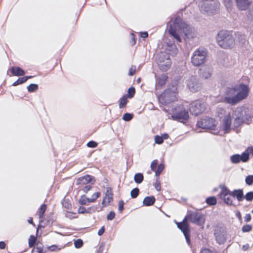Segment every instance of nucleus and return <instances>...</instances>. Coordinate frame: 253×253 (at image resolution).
<instances>
[{
    "instance_id": "8fccbe9b",
    "label": "nucleus",
    "mask_w": 253,
    "mask_h": 253,
    "mask_svg": "<svg viewBox=\"0 0 253 253\" xmlns=\"http://www.w3.org/2000/svg\"><path fill=\"white\" fill-rule=\"evenodd\" d=\"M78 212L79 213H84L88 211L84 207H81L78 209Z\"/></svg>"
},
{
    "instance_id": "5fc2aeb1",
    "label": "nucleus",
    "mask_w": 253,
    "mask_h": 253,
    "mask_svg": "<svg viewBox=\"0 0 253 253\" xmlns=\"http://www.w3.org/2000/svg\"><path fill=\"white\" fill-rule=\"evenodd\" d=\"M200 253H212V252L209 249L205 248L202 249Z\"/></svg>"
},
{
    "instance_id": "603ef678",
    "label": "nucleus",
    "mask_w": 253,
    "mask_h": 253,
    "mask_svg": "<svg viewBox=\"0 0 253 253\" xmlns=\"http://www.w3.org/2000/svg\"><path fill=\"white\" fill-rule=\"evenodd\" d=\"M124 209V202L121 201L119 203V210L122 211Z\"/></svg>"
},
{
    "instance_id": "4d7b16f0",
    "label": "nucleus",
    "mask_w": 253,
    "mask_h": 253,
    "mask_svg": "<svg viewBox=\"0 0 253 253\" xmlns=\"http://www.w3.org/2000/svg\"><path fill=\"white\" fill-rule=\"evenodd\" d=\"M87 146L89 147H95V142L93 141H90L87 144Z\"/></svg>"
},
{
    "instance_id": "c9c22d12",
    "label": "nucleus",
    "mask_w": 253,
    "mask_h": 253,
    "mask_svg": "<svg viewBox=\"0 0 253 253\" xmlns=\"http://www.w3.org/2000/svg\"><path fill=\"white\" fill-rule=\"evenodd\" d=\"M127 103V98L126 96H123L121 98L120 103V108H122L124 107Z\"/></svg>"
},
{
    "instance_id": "4468645a",
    "label": "nucleus",
    "mask_w": 253,
    "mask_h": 253,
    "mask_svg": "<svg viewBox=\"0 0 253 253\" xmlns=\"http://www.w3.org/2000/svg\"><path fill=\"white\" fill-rule=\"evenodd\" d=\"M113 195L112 189L110 187H107L106 188L105 195L102 202V208L108 206L109 203L113 201Z\"/></svg>"
},
{
    "instance_id": "412c9836",
    "label": "nucleus",
    "mask_w": 253,
    "mask_h": 253,
    "mask_svg": "<svg viewBox=\"0 0 253 253\" xmlns=\"http://www.w3.org/2000/svg\"><path fill=\"white\" fill-rule=\"evenodd\" d=\"M12 74L16 76H23L25 74V72L19 67H12L11 69Z\"/></svg>"
},
{
    "instance_id": "052dcab7",
    "label": "nucleus",
    "mask_w": 253,
    "mask_h": 253,
    "mask_svg": "<svg viewBox=\"0 0 253 253\" xmlns=\"http://www.w3.org/2000/svg\"><path fill=\"white\" fill-rule=\"evenodd\" d=\"M5 247V244L3 242H0V249H4Z\"/></svg>"
},
{
    "instance_id": "9b49d317",
    "label": "nucleus",
    "mask_w": 253,
    "mask_h": 253,
    "mask_svg": "<svg viewBox=\"0 0 253 253\" xmlns=\"http://www.w3.org/2000/svg\"><path fill=\"white\" fill-rule=\"evenodd\" d=\"M205 109L204 103L200 100H197L193 102L190 107V112L195 115H198L202 113Z\"/></svg>"
},
{
    "instance_id": "bf43d9fd",
    "label": "nucleus",
    "mask_w": 253,
    "mask_h": 253,
    "mask_svg": "<svg viewBox=\"0 0 253 253\" xmlns=\"http://www.w3.org/2000/svg\"><path fill=\"white\" fill-rule=\"evenodd\" d=\"M249 248V244H246L245 245H243L242 247V250L244 251H246L248 250Z\"/></svg>"
},
{
    "instance_id": "0e129e2a",
    "label": "nucleus",
    "mask_w": 253,
    "mask_h": 253,
    "mask_svg": "<svg viewBox=\"0 0 253 253\" xmlns=\"http://www.w3.org/2000/svg\"><path fill=\"white\" fill-rule=\"evenodd\" d=\"M131 37V39H132V44H134L135 43V39L134 38V35L133 34H131L130 35Z\"/></svg>"
},
{
    "instance_id": "338daca9",
    "label": "nucleus",
    "mask_w": 253,
    "mask_h": 253,
    "mask_svg": "<svg viewBox=\"0 0 253 253\" xmlns=\"http://www.w3.org/2000/svg\"><path fill=\"white\" fill-rule=\"evenodd\" d=\"M37 250L39 253H42V250L40 248H37Z\"/></svg>"
},
{
    "instance_id": "de8ad7c7",
    "label": "nucleus",
    "mask_w": 253,
    "mask_h": 253,
    "mask_svg": "<svg viewBox=\"0 0 253 253\" xmlns=\"http://www.w3.org/2000/svg\"><path fill=\"white\" fill-rule=\"evenodd\" d=\"M128 93L129 95V97L131 98L133 97L135 93V89L133 87H130L128 90Z\"/></svg>"
},
{
    "instance_id": "6e6552de",
    "label": "nucleus",
    "mask_w": 253,
    "mask_h": 253,
    "mask_svg": "<svg viewBox=\"0 0 253 253\" xmlns=\"http://www.w3.org/2000/svg\"><path fill=\"white\" fill-rule=\"evenodd\" d=\"M207 53L205 50L197 49L191 57V62L195 66H199L206 62Z\"/></svg>"
},
{
    "instance_id": "393cba45",
    "label": "nucleus",
    "mask_w": 253,
    "mask_h": 253,
    "mask_svg": "<svg viewBox=\"0 0 253 253\" xmlns=\"http://www.w3.org/2000/svg\"><path fill=\"white\" fill-rule=\"evenodd\" d=\"M95 201V199L91 198L89 199L84 197H82L79 201V203L81 205H86L89 202H93Z\"/></svg>"
},
{
    "instance_id": "13d9d810",
    "label": "nucleus",
    "mask_w": 253,
    "mask_h": 253,
    "mask_svg": "<svg viewBox=\"0 0 253 253\" xmlns=\"http://www.w3.org/2000/svg\"><path fill=\"white\" fill-rule=\"evenodd\" d=\"M91 186L90 185H86L85 186L84 188V192H87V191H88L90 189H91Z\"/></svg>"
},
{
    "instance_id": "b1692460",
    "label": "nucleus",
    "mask_w": 253,
    "mask_h": 253,
    "mask_svg": "<svg viewBox=\"0 0 253 253\" xmlns=\"http://www.w3.org/2000/svg\"><path fill=\"white\" fill-rule=\"evenodd\" d=\"M243 154L241 155L236 154L231 157V161L233 163L237 164L239 163L240 161L243 162Z\"/></svg>"
},
{
    "instance_id": "dca6fc26",
    "label": "nucleus",
    "mask_w": 253,
    "mask_h": 253,
    "mask_svg": "<svg viewBox=\"0 0 253 253\" xmlns=\"http://www.w3.org/2000/svg\"><path fill=\"white\" fill-rule=\"evenodd\" d=\"M236 4L238 8L241 10H245L247 9L250 4V1L249 0H235Z\"/></svg>"
},
{
    "instance_id": "0eeeda50",
    "label": "nucleus",
    "mask_w": 253,
    "mask_h": 253,
    "mask_svg": "<svg viewBox=\"0 0 253 253\" xmlns=\"http://www.w3.org/2000/svg\"><path fill=\"white\" fill-rule=\"evenodd\" d=\"M156 61L160 69L164 71H167L171 65V62L168 53L161 52L157 54Z\"/></svg>"
},
{
    "instance_id": "09e8293b",
    "label": "nucleus",
    "mask_w": 253,
    "mask_h": 253,
    "mask_svg": "<svg viewBox=\"0 0 253 253\" xmlns=\"http://www.w3.org/2000/svg\"><path fill=\"white\" fill-rule=\"evenodd\" d=\"M136 70V67L135 66H131L129 69L128 75L129 76H132L134 74Z\"/></svg>"
},
{
    "instance_id": "c03bdc74",
    "label": "nucleus",
    "mask_w": 253,
    "mask_h": 253,
    "mask_svg": "<svg viewBox=\"0 0 253 253\" xmlns=\"http://www.w3.org/2000/svg\"><path fill=\"white\" fill-rule=\"evenodd\" d=\"M115 216V213L114 211H110L107 216V219L108 220H112Z\"/></svg>"
},
{
    "instance_id": "f704fd0d",
    "label": "nucleus",
    "mask_w": 253,
    "mask_h": 253,
    "mask_svg": "<svg viewBox=\"0 0 253 253\" xmlns=\"http://www.w3.org/2000/svg\"><path fill=\"white\" fill-rule=\"evenodd\" d=\"M164 164H161L159 165L157 169L155 171V174L157 176H159L161 172L164 169Z\"/></svg>"
},
{
    "instance_id": "4be33fe9",
    "label": "nucleus",
    "mask_w": 253,
    "mask_h": 253,
    "mask_svg": "<svg viewBox=\"0 0 253 253\" xmlns=\"http://www.w3.org/2000/svg\"><path fill=\"white\" fill-rule=\"evenodd\" d=\"M155 201V198L153 196L146 197L143 200V204L146 206L152 205Z\"/></svg>"
},
{
    "instance_id": "f257e3e1",
    "label": "nucleus",
    "mask_w": 253,
    "mask_h": 253,
    "mask_svg": "<svg viewBox=\"0 0 253 253\" xmlns=\"http://www.w3.org/2000/svg\"><path fill=\"white\" fill-rule=\"evenodd\" d=\"M249 109L245 106L237 107L234 110L227 112L224 109L219 107L216 109V115L220 119H222L220 130L226 133L230 131L232 121L233 120L232 126L237 127L241 126L245 119L251 118L253 116L249 113Z\"/></svg>"
},
{
    "instance_id": "cd10ccee",
    "label": "nucleus",
    "mask_w": 253,
    "mask_h": 253,
    "mask_svg": "<svg viewBox=\"0 0 253 253\" xmlns=\"http://www.w3.org/2000/svg\"><path fill=\"white\" fill-rule=\"evenodd\" d=\"M231 192L226 187H223L222 188V191L220 193V197L221 199H222L225 196H227Z\"/></svg>"
},
{
    "instance_id": "c756f323",
    "label": "nucleus",
    "mask_w": 253,
    "mask_h": 253,
    "mask_svg": "<svg viewBox=\"0 0 253 253\" xmlns=\"http://www.w3.org/2000/svg\"><path fill=\"white\" fill-rule=\"evenodd\" d=\"M207 203L209 205H214L216 204L217 201L215 197H209L206 200Z\"/></svg>"
},
{
    "instance_id": "473e14b6",
    "label": "nucleus",
    "mask_w": 253,
    "mask_h": 253,
    "mask_svg": "<svg viewBox=\"0 0 253 253\" xmlns=\"http://www.w3.org/2000/svg\"><path fill=\"white\" fill-rule=\"evenodd\" d=\"M244 198L247 201L251 202L253 201V191L249 192L247 193L245 197Z\"/></svg>"
},
{
    "instance_id": "1a4fd4ad",
    "label": "nucleus",
    "mask_w": 253,
    "mask_h": 253,
    "mask_svg": "<svg viewBox=\"0 0 253 253\" xmlns=\"http://www.w3.org/2000/svg\"><path fill=\"white\" fill-rule=\"evenodd\" d=\"M197 125L203 129H214L216 126V123L214 119L206 117L198 121Z\"/></svg>"
},
{
    "instance_id": "864d4df0",
    "label": "nucleus",
    "mask_w": 253,
    "mask_h": 253,
    "mask_svg": "<svg viewBox=\"0 0 253 253\" xmlns=\"http://www.w3.org/2000/svg\"><path fill=\"white\" fill-rule=\"evenodd\" d=\"M251 219V216L250 214H246L245 216V221L246 222H249Z\"/></svg>"
},
{
    "instance_id": "774afa93",
    "label": "nucleus",
    "mask_w": 253,
    "mask_h": 253,
    "mask_svg": "<svg viewBox=\"0 0 253 253\" xmlns=\"http://www.w3.org/2000/svg\"><path fill=\"white\" fill-rule=\"evenodd\" d=\"M100 193H96V199L100 196Z\"/></svg>"
},
{
    "instance_id": "39448f33",
    "label": "nucleus",
    "mask_w": 253,
    "mask_h": 253,
    "mask_svg": "<svg viewBox=\"0 0 253 253\" xmlns=\"http://www.w3.org/2000/svg\"><path fill=\"white\" fill-rule=\"evenodd\" d=\"M216 41L219 46L225 49L231 48L235 44L232 35L227 31H220L217 35Z\"/></svg>"
},
{
    "instance_id": "c85d7f7f",
    "label": "nucleus",
    "mask_w": 253,
    "mask_h": 253,
    "mask_svg": "<svg viewBox=\"0 0 253 253\" xmlns=\"http://www.w3.org/2000/svg\"><path fill=\"white\" fill-rule=\"evenodd\" d=\"M232 197V196L230 193L227 196H225L224 198H222V199H223L225 203L227 205H232L233 203Z\"/></svg>"
},
{
    "instance_id": "423d86ee",
    "label": "nucleus",
    "mask_w": 253,
    "mask_h": 253,
    "mask_svg": "<svg viewBox=\"0 0 253 253\" xmlns=\"http://www.w3.org/2000/svg\"><path fill=\"white\" fill-rule=\"evenodd\" d=\"M219 3L214 0H202L199 3L200 10L203 13L212 14L218 8Z\"/></svg>"
},
{
    "instance_id": "9d476101",
    "label": "nucleus",
    "mask_w": 253,
    "mask_h": 253,
    "mask_svg": "<svg viewBox=\"0 0 253 253\" xmlns=\"http://www.w3.org/2000/svg\"><path fill=\"white\" fill-rule=\"evenodd\" d=\"M186 84L189 89L192 92H196L201 88V84L199 82L197 78L192 76L186 80Z\"/></svg>"
},
{
    "instance_id": "6ab92c4d",
    "label": "nucleus",
    "mask_w": 253,
    "mask_h": 253,
    "mask_svg": "<svg viewBox=\"0 0 253 253\" xmlns=\"http://www.w3.org/2000/svg\"><path fill=\"white\" fill-rule=\"evenodd\" d=\"M232 197H236L238 201H242L243 200V191L242 189L235 190L231 192Z\"/></svg>"
},
{
    "instance_id": "f03ea898",
    "label": "nucleus",
    "mask_w": 253,
    "mask_h": 253,
    "mask_svg": "<svg viewBox=\"0 0 253 253\" xmlns=\"http://www.w3.org/2000/svg\"><path fill=\"white\" fill-rule=\"evenodd\" d=\"M169 33L178 42H181V37L183 35L188 39H193L197 36V33L179 17H177L173 25L170 26Z\"/></svg>"
},
{
    "instance_id": "ddd939ff",
    "label": "nucleus",
    "mask_w": 253,
    "mask_h": 253,
    "mask_svg": "<svg viewBox=\"0 0 253 253\" xmlns=\"http://www.w3.org/2000/svg\"><path fill=\"white\" fill-rule=\"evenodd\" d=\"M214 236L217 243L219 244H223L226 240V232L223 229L218 228L215 229Z\"/></svg>"
},
{
    "instance_id": "79ce46f5",
    "label": "nucleus",
    "mask_w": 253,
    "mask_h": 253,
    "mask_svg": "<svg viewBox=\"0 0 253 253\" xmlns=\"http://www.w3.org/2000/svg\"><path fill=\"white\" fill-rule=\"evenodd\" d=\"M155 142L158 144H161L163 143L164 140L161 136L156 135L154 137Z\"/></svg>"
},
{
    "instance_id": "6e6d98bb",
    "label": "nucleus",
    "mask_w": 253,
    "mask_h": 253,
    "mask_svg": "<svg viewBox=\"0 0 253 253\" xmlns=\"http://www.w3.org/2000/svg\"><path fill=\"white\" fill-rule=\"evenodd\" d=\"M105 231V228L104 226H102L101 229L98 231V235L100 236L102 235Z\"/></svg>"
},
{
    "instance_id": "20e7f679",
    "label": "nucleus",
    "mask_w": 253,
    "mask_h": 253,
    "mask_svg": "<svg viewBox=\"0 0 253 253\" xmlns=\"http://www.w3.org/2000/svg\"><path fill=\"white\" fill-rule=\"evenodd\" d=\"M249 90L248 86L245 84L237 85L229 90L224 101L231 105H235L247 97Z\"/></svg>"
},
{
    "instance_id": "2eb2a0df",
    "label": "nucleus",
    "mask_w": 253,
    "mask_h": 253,
    "mask_svg": "<svg viewBox=\"0 0 253 253\" xmlns=\"http://www.w3.org/2000/svg\"><path fill=\"white\" fill-rule=\"evenodd\" d=\"M172 118L174 120H178L182 122L188 119L189 115L188 112L184 110L173 114L172 116Z\"/></svg>"
},
{
    "instance_id": "e433bc0d",
    "label": "nucleus",
    "mask_w": 253,
    "mask_h": 253,
    "mask_svg": "<svg viewBox=\"0 0 253 253\" xmlns=\"http://www.w3.org/2000/svg\"><path fill=\"white\" fill-rule=\"evenodd\" d=\"M26 82V79L25 78H23V77L20 78L13 84V85L16 86L19 84H23Z\"/></svg>"
},
{
    "instance_id": "69168bd1",
    "label": "nucleus",
    "mask_w": 253,
    "mask_h": 253,
    "mask_svg": "<svg viewBox=\"0 0 253 253\" xmlns=\"http://www.w3.org/2000/svg\"><path fill=\"white\" fill-rule=\"evenodd\" d=\"M28 222L30 224H32L33 223V219L32 218H30L28 219Z\"/></svg>"
},
{
    "instance_id": "4c0bfd02",
    "label": "nucleus",
    "mask_w": 253,
    "mask_h": 253,
    "mask_svg": "<svg viewBox=\"0 0 253 253\" xmlns=\"http://www.w3.org/2000/svg\"><path fill=\"white\" fill-rule=\"evenodd\" d=\"M139 193V189L137 188H134L130 192V195L132 198L137 197Z\"/></svg>"
},
{
    "instance_id": "7ed1b4c3",
    "label": "nucleus",
    "mask_w": 253,
    "mask_h": 253,
    "mask_svg": "<svg viewBox=\"0 0 253 253\" xmlns=\"http://www.w3.org/2000/svg\"><path fill=\"white\" fill-rule=\"evenodd\" d=\"M188 220L198 225H203L205 221V218L203 214L198 212H189L184 218L181 222L175 223L181 231L183 233L188 244L190 243L189 227Z\"/></svg>"
},
{
    "instance_id": "37998d69",
    "label": "nucleus",
    "mask_w": 253,
    "mask_h": 253,
    "mask_svg": "<svg viewBox=\"0 0 253 253\" xmlns=\"http://www.w3.org/2000/svg\"><path fill=\"white\" fill-rule=\"evenodd\" d=\"M223 0L224 5L227 8L229 9L231 7L232 5L231 0Z\"/></svg>"
},
{
    "instance_id": "72a5a7b5",
    "label": "nucleus",
    "mask_w": 253,
    "mask_h": 253,
    "mask_svg": "<svg viewBox=\"0 0 253 253\" xmlns=\"http://www.w3.org/2000/svg\"><path fill=\"white\" fill-rule=\"evenodd\" d=\"M46 206L45 205L43 204L42 205L39 213V216L40 218L42 217V216L46 211Z\"/></svg>"
},
{
    "instance_id": "49530a36",
    "label": "nucleus",
    "mask_w": 253,
    "mask_h": 253,
    "mask_svg": "<svg viewBox=\"0 0 253 253\" xmlns=\"http://www.w3.org/2000/svg\"><path fill=\"white\" fill-rule=\"evenodd\" d=\"M158 165V160H155L153 161L151 164V169L153 171H155L157 165Z\"/></svg>"
},
{
    "instance_id": "aec40b11",
    "label": "nucleus",
    "mask_w": 253,
    "mask_h": 253,
    "mask_svg": "<svg viewBox=\"0 0 253 253\" xmlns=\"http://www.w3.org/2000/svg\"><path fill=\"white\" fill-rule=\"evenodd\" d=\"M243 162H246L249 159L250 156H253V147H250L242 153Z\"/></svg>"
},
{
    "instance_id": "7c9ffc66",
    "label": "nucleus",
    "mask_w": 253,
    "mask_h": 253,
    "mask_svg": "<svg viewBox=\"0 0 253 253\" xmlns=\"http://www.w3.org/2000/svg\"><path fill=\"white\" fill-rule=\"evenodd\" d=\"M36 240L37 239L34 236L31 235L28 241L29 246L30 248L33 247L35 245Z\"/></svg>"
},
{
    "instance_id": "f8f14e48",
    "label": "nucleus",
    "mask_w": 253,
    "mask_h": 253,
    "mask_svg": "<svg viewBox=\"0 0 253 253\" xmlns=\"http://www.w3.org/2000/svg\"><path fill=\"white\" fill-rule=\"evenodd\" d=\"M176 98L175 92H170L169 90H166L159 97V100L163 103L168 104L174 101Z\"/></svg>"
},
{
    "instance_id": "2f4dec72",
    "label": "nucleus",
    "mask_w": 253,
    "mask_h": 253,
    "mask_svg": "<svg viewBox=\"0 0 253 253\" xmlns=\"http://www.w3.org/2000/svg\"><path fill=\"white\" fill-rule=\"evenodd\" d=\"M74 246L76 248L79 249L83 246V242L82 240L80 239H78L77 240H74Z\"/></svg>"
},
{
    "instance_id": "a18cd8bd",
    "label": "nucleus",
    "mask_w": 253,
    "mask_h": 253,
    "mask_svg": "<svg viewBox=\"0 0 253 253\" xmlns=\"http://www.w3.org/2000/svg\"><path fill=\"white\" fill-rule=\"evenodd\" d=\"M252 229V226L250 225H246L242 227V231L243 232H247L251 231Z\"/></svg>"
},
{
    "instance_id": "bb28decb",
    "label": "nucleus",
    "mask_w": 253,
    "mask_h": 253,
    "mask_svg": "<svg viewBox=\"0 0 253 253\" xmlns=\"http://www.w3.org/2000/svg\"><path fill=\"white\" fill-rule=\"evenodd\" d=\"M168 48H167V50L169 51V53L172 54H175L177 52V48L175 45L173 44H171V45L169 46V44L168 43Z\"/></svg>"
},
{
    "instance_id": "5701e85b",
    "label": "nucleus",
    "mask_w": 253,
    "mask_h": 253,
    "mask_svg": "<svg viewBox=\"0 0 253 253\" xmlns=\"http://www.w3.org/2000/svg\"><path fill=\"white\" fill-rule=\"evenodd\" d=\"M168 77L167 76L163 74L161 76H160L157 80V84L162 86L166 84V81L167 80Z\"/></svg>"
},
{
    "instance_id": "f3484780",
    "label": "nucleus",
    "mask_w": 253,
    "mask_h": 253,
    "mask_svg": "<svg viewBox=\"0 0 253 253\" xmlns=\"http://www.w3.org/2000/svg\"><path fill=\"white\" fill-rule=\"evenodd\" d=\"M91 180V179L90 176L88 175H86L79 178L77 180V184L81 186L85 185L89 183Z\"/></svg>"
},
{
    "instance_id": "a878e982",
    "label": "nucleus",
    "mask_w": 253,
    "mask_h": 253,
    "mask_svg": "<svg viewBox=\"0 0 253 253\" xmlns=\"http://www.w3.org/2000/svg\"><path fill=\"white\" fill-rule=\"evenodd\" d=\"M134 179L136 183H140L143 180V175L141 173H136L134 175Z\"/></svg>"
},
{
    "instance_id": "680f3d73",
    "label": "nucleus",
    "mask_w": 253,
    "mask_h": 253,
    "mask_svg": "<svg viewBox=\"0 0 253 253\" xmlns=\"http://www.w3.org/2000/svg\"><path fill=\"white\" fill-rule=\"evenodd\" d=\"M141 37L145 38L148 37V33L147 32H142L141 33Z\"/></svg>"
},
{
    "instance_id": "ea45409f",
    "label": "nucleus",
    "mask_w": 253,
    "mask_h": 253,
    "mask_svg": "<svg viewBox=\"0 0 253 253\" xmlns=\"http://www.w3.org/2000/svg\"><path fill=\"white\" fill-rule=\"evenodd\" d=\"M38 85L36 84H31L27 87V89L30 92H33L38 89Z\"/></svg>"
},
{
    "instance_id": "a211bd4d",
    "label": "nucleus",
    "mask_w": 253,
    "mask_h": 253,
    "mask_svg": "<svg viewBox=\"0 0 253 253\" xmlns=\"http://www.w3.org/2000/svg\"><path fill=\"white\" fill-rule=\"evenodd\" d=\"M200 71L202 76L206 79L210 78L211 76L212 71L209 67H205L202 68Z\"/></svg>"
},
{
    "instance_id": "e2e57ef3",
    "label": "nucleus",
    "mask_w": 253,
    "mask_h": 253,
    "mask_svg": "<svg viewBox=\"0 0 253 253\" xmlns=\"http://www.w3.org/2000/svg\"><path fill=\"white\" fill-rule=\"evenodd\" d=\"M161 136L163 138V140L167 139L169 138V135L166 133L162 134Z\"/></svg>"
},
{
    "instance_id": "a19ab883",
    "label": "nucleus",
    "mask_w": 253,
    "mask_h": 253,
    "mask_svg": "<svg viewBox=\"0 0 253 253\" xmlns=\"http://www.w3.org/2000/svg\"><path fill=\"white\" fill-rule=\"evenodd\" d=\"M133 115L129 113H126L123 117V119L125 121H129L132 118Z\"/></svg>"
},
{
    "instance_id": "3c124183",
    "label": "nucleus",
    "mask_w": 253,
    "mask_h": 253,
    "mask_svg": "<svg viewBox=\"0 0 253 253\" xmlns=\"http://www.w3.org/2000/svg\"><path fill=\"white\" fill-rule=\"evenodd\" d=\"M154 186L157 191H159L161 190V185L160 183L158 181H157L155 183Z\"/></svg>"
},
{
    "instance_id": "58836bf2",
    "label": "nucleus",
    "mask_w": 253,
    "mask_h": 253,
    "mask_svg": "<svg viewBox=\"0 0 253 253\" xmlns=\"http://www.w3.org/2000/svg\"><path fill=\"white\" fill-rule=\"evenodd\" d=\"M246 183L248 185H251L253 183V175H250L246 177Z\"/></svg>"
}]
</instances>
